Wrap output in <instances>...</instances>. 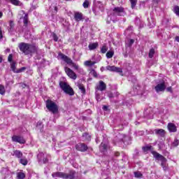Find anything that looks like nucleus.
Returning a JSON list of instances; mask_svg holds the SVG:
<instances>
[{"mask_svg": "<svg viewBox=\"0 0 179 179\" xmlns=\"http://www.w3.org/2000/svg\"><path fill=\"white\" fill-rule=\"evenodd\" d=\"M153 55H155V49L154 48H151L150 50L149 54H148V57L149 58H153Z\"/></svg>", "mask_w": 179, "mask_h": 179, "instance_id": "32", "label": "nucleus"}, {"mask_svg": "<svg viewBox=\"0 0 179 179\" xmlns=\"http://www.w3.org/2000/svg\"><path fill=\"white\" fill-rule=\"evenodd\" d=\"M9 1L13 5H15V6H20V5H22V3H20V1L19 0H9Z\"/></svg>", "mask_w": 179, "mask_h": 179, "instance_id": "25", "label": "nucleus"}, {"mask_svg": "<svg viewBox=\"0 0 179 179\" xmlns=\"http://www.w3.org/2000/svg\"><path fill=\"white\" fill-rule=\"evenodd\" d=\"M96 90H100L101 92H103V90H106L107 89V85L104 82L99 81V84L96 87Z\"/></svg>", "mask_w": 179, "mask_h": 179, "instance_id": "13", "label": "nucleus"}, {"mask_svg": "<svg viewBox=\"0 0 179 179\" xmlns=\"http://www.w3.org/2000/svg\"><path fill=\"white\" fill-rule=\"evenodd\" d=\"M76 150H78L79 152H86L88 148L87 145L83 143H80L76 145Z\"/></svg>", "mask_w": 179, "mask_h": 179, "instance_id": "10", "label": "nucleus"}, {"mask_svg": "<svg viewBox=\"0 0 179 179\" xmlns=\"http://www.w3.org/2000/svg\"><path fill=\"white\" fill-rule=\"evenodd\" d=\"M8 31L9 33H13L15 31V23L12 20L9 22Z\"/></svg>", "mask_w": 179, "mask_h": 179, "instance_id": "19", "label": "nucleus"}, {"mask_svg": "<svg viewBox=\"0 0 179 179\" xmlns=\"http://www.w3.org/2000/svg\"><path fill=\"white\" fill-rule=\"evenodd\" d=\"M175 40H176V41H177L178 43H179V36H176V37H175Z\"/></svg>", "mask_w": 179, "mask_h": 179, "instance_id": "46", "label": "nucleus"}, {"mask_svg": "<svg viewBox=\"0 0 179 179\" xmlns=\"http://www.w3.org/2000/svg\"><path fill=\"white\" fill-rule=\"evenodd\" d=\"M10 68H11L13 72H14L15 73H16V72H17V70H16V62H12L10 64Z\"/></svg>", "mask_w": 179, "mask_h": 179, "instance_id": "26", "label": "nucleus"}, {"mask_svg": "<svg viewBox=\"0 0 179 179\" xmlns=\"http://www.w3.org/2000/svg\"><path fill=\"white\" fill-rule=\"evenodd\" d=\"M131 3V6L132 9H135V6H136V3H138V0H129Z\"/></svg>", "mask_w": 179, "mask_h": 179, "instance_id": "28", "label": "nucleus"}, {"mask_svg": "<svg viewBox=\"0 0 179 179\" xmlns=\"http://www.w3.org/2000/svg\"><path fill=\"white\" fill-rule=\"evenodd\" d=\"M3 13H2V12H0V19H1V17H2V16H3Z\"/></svg>", "mask_w": 179, "mask_h": 179, "instance_id": "50", "label": "nucleus"}, {"mask_svg": "<svg viewBox=\"0 0 179 179\" xmlns=\"http://www.w3.org/2000/svg\"><path fill=\"white\" fill-rule=\"evenodd\" d=\"M107 108H108V107L106 106H104L103 108V110H107Z\"/></svg>", "mask_w": 179, "mask_h": 179, "instance_id": "51", "label": "nucleus"}, {"mask_svg": "<svg viewBox=\"0 0 179 179\" xmlns=\"http://www.w3.org/2000/svg\"><path fill=\"white\" fill-rule=\"evenodd\" d=\"M113 16H125V8H124L122 6L115 7L113 9Z\"/></svg>", "mask_w": 179, "mask_h": 179, "instance_id": "7", "label": "nucleus"}, {"mask_svg": "<svg viewBox=\"0 0 179 179\" xmlns=\"http://www.w3.org/2000/svg\"><path fill=\"white\" fill-rule=\"evenodd\" d=\"M156 135L164 138L166 136V131L163 129H157L155 130Z\"/></svg>", "mask_w": 179, "mask_h": 179, "instance_id": "15", "label": "nucleus"}, {"mask_svg": "<svg viewBox=\"0 0 179 179\" xmlns=\"http://www.w3.org/2000/svg\"><path fill=\"white\" fill-rule=\"evenodd\" d=\"M107 50H108V48H107V45H104L101 48V52L102 54H106V52H107Z\"/></svg>", "mask_w": 179, "mask_h": 179, "instance_id": "31", "label": "nucleus"}, {"mask_svg": "<svg viewBox=\"0 0 179 179\" xmlns=\"http://www.w3.org/2000/svg\"><path fill=\"white\" fill-rule=\"evenodd\" d=\"M66 1H71V0H66Z\"/></svg>", "mask_w": 179, "mask_h": 179, "instance_id": "53", "label": "nucleus"}, {"mask_svg": "<svg viewBox=\"0 0 179 179\" xmlns=\"http://www.w3.org/2000/svg\"><path fill=\"white\" fill-rule=\"evenodd\" d=\"M24 71H26V67H22L18 70H17L16 73H20L23 72Z\"/></svg>", "mask_w": 179, "mask_h": 179, "instance_id": "38", "label": "nucleus"}, {"mask_svg": "<svg viewBox=\"0 0 179 179\" xmlns=\"http://www.w3.org/2000/svg\"><path fill=\"white\" fill-rule=\"evenodd\" d=\"M106 69L107 71H110L111 72H117L118 73H122V69L115 66H106Z\"/></svg>", "mask_w": 179, "mask_h": 179, "instance_id": "11", "label": "nucleus"}, {"mask_svg": "<svg viewBox=\"0 0 179 179\" xmlns=\"http://www.w3.org/2000/svg\"><path fill=\"white\" fill-rule=\"evenodd\" d=\"M96 64V62L92 60H87L84 62L85 66H93Z\"/></svg>", "mask_w": 179, "mask_h": 179, "instance_id": "21", "label": "nucleus"}, {"mask_svg": "<svg viewBox=\"0 0 179 179\" xmlns=\"http://www.w3.org/2000/svg\"><path fill=\"white\" fill-rule=\"evenodd\" d=\"M113 57H114V51L111 50V51H108L106 53V57L110 59V58H113Z\"/></svg>", "mask_w": 179, "mask_h": 179, "instance_id": "29", "label": "nucleus"}, {"mask_svg": "<svg viewBox=\"0 0 179 179\" xmlns=\"http://www.w3.org/2000/svg\"><path fill=\"white\" fill-rule=\"evenodd\" d=\"M173 12H174V13H176V15L177 16H179V6H176L174 7Z\"/></svg>", "mask_w": 179, "mask_h": 179, "instance_id": "34", "label": "nucleus"}, {"mask_svg": "<svg viewBox=\"0 0 179 179\" xmlns=\"http://www.w3.org/2000/svg\"><path fill=\"white\" fill-rule=\"evenodd\" d=\"M178 144H179L178 139H175L173 143V146H175V147L178 146Z\"/></svg>", "mask_w": 179, "mask_h": 179, "instance_id": "41", "label": "nucleus"}, {"mask_svg": "<svg viewBox=\"0 0 179 179\" xmlns=\"http://www.w3.org/2000/svg\"><path fill=\"white\" fill-rule=\"evenodd\" d=\"M167 128L169 132H176L177 131V126H176L174 123H169Z\"/></svg>", "mask_w": 179, "mask_h": 179, "instance_id": "16", "label": "nucleus"}, {"mask_svg": "<svg viewBox=\"0 0 179 179\" xmlns=\"http://www.w3.org/2000/svg\"><path fill=\"white\" fill-rule=\"evenodd\" d=\"M155 89L157 93H159V92H164V90H166V84L164 83L158 84L155 87Z\"/></svg>", "mask_w": 179, "mask_h": 179, "instance_id": "12", "label": "nucleus"}, {"mask_svg": "<svg viewBox=\"0 0 179 179\" xmlns=\"http://www.w3.org/2000/svg\"><path fill=\"white\" fill-rule=\"evenodd\" d=\"M134 176L136 178H141V177H142V173L141 172H134Z\"/></svg>", "mask_w": 179, "mask_h": 179, "instance_id": "35", "label": "nucleus"}, {"mask_svg": "<svg viewBox=\"0 0 179 179\" xmlns=\"http://www.w3.org/2000/svg\"><path fill=\"white\" fill-rule=\"evenodd\" d=\"M107 149H108V145L104 143H101L99 146V150L101 152H107Z\"/></svg>", "mask_w": 179, "mask_h": 179, "instance_id": "20", "label": "nucleus"}, {"mask_svg": "<svg viewBox=\"0 0 179 179\" xmlns=\"http://www.w3.org/2000/svg\"><path fill=\"white\" fill-rule=\"evenodd\" d=\"M135 43V40L134 39H129V43H128V47H132V45Z\"/></svg>", "mask_w": 179, "mask_h": 179, "instance_id": "36", "label": "nucleus"}, {"mask_svg": "<svg viewBox=\"0 0 179 179\" xmlns=\"http://www.w3.org/2000/svg\"><path fill=\"white\" fill-rule=\"evenodd\" d=\"M54 41H58V37H57V36H54Z\"/></svg>", "mask_w": 179, "mask_h": 179, "instance_id": "48", "label": "nucleus"}, {"mask_svg": "<svg viewBox=\"0 0 179 179\" xmlns=\"http://www.w3.org/2000/svg\"><path fill=\"white\" fill-rule=\"evenodd\" d=\"M115 156L116 157H118V156H120V152H115Z\"/></svg>", "mask_w": 179, "mask_h": 179, "instance_id": "45", "label": "nucleus"}, {"mask_svg": "<svg viewBox=\"0 0 179 179\" xmlns=\"http://www.w3.org/2000/svg\"><path fill=\"white\" fill-rule=\"evenodd\" d=\"M13 142H17L18 143L24 144L26 143V140L20 136L14 135L12 136Z\"/></svg>", "mask_w": 179, "mask_h": 179, "instance_id": "9", "label": "nucleus"}, {"mask_svg": "<svg viewBox=\"0 0 179 179\" xmlns=\"http://www.w3.org/2000/svg\"><path fill=\"white\" fill-rule=\"evenodd\" d=\"M74 19L76 22H80V20H83V14L79 12L74 13Z\"/></svg>", "mask_w": 179, "mask_h": 179, "instance_id": "14", "label": "nucleus"}, {"mask_svg": "<svg viewBox=\"0 0 179 179\" xmlns=\"http://www.w3.org/2000/svg\"><path fill=\"white\" fill-rule=\"evenodd\" d=\"M166 90H167V92H173L171 87H167V88H166Z\"/></svg>", "mask_w": 179, "mask_h": 179, "instance_id": "44", "label": "nucleus"}, {"mask_svg": "<svg viewBox=\"0 0 179 179\" xmlns=\"http://www.w3.org/2000/svg\"><path fill=\"white\" fill-rule=\"evenodd\" d=\"M20 51L23 52L25 55H29V54H37L38 52V46L34 44H29L27 43H20L18 45Z\"/></svg>", "mask_w": 179, "mask_h": 179, "instance_id": "1", "label": "nucleus"}, {"mask_svg": "<svg viewBox=\"0 0 179 179\" xmlns=\"http://www.w3.org/2000/svg\"><path fill=\"white\" fill-rule=\"evenodd\" d=\"M6 90H5V87L2 85H0V94H5Z\"/></svg>", "mask_w": 179, "mask_h": 179, "instance_id": "33", "label": "nucleus"}, {"mask_svg": "<svg viewBox=\"0 0 179 179\" xmlns=\"http://www.w3.org/2000/svg\"><path fill=\"white\" fill-rule=\"evenodd\" d=\"M88 48L90 51H93L94 50H96V48H99V43H91L88 45Z\"/></svg>", "mask_w": 179, "mask_h": 179, "instance_id": "18", "label": "nucleus"}, {"mask_svg": "<svg viewBox=\"0 0 179 179\" xmlns=\"http://www.w3.org/2000/svg\"><path fill=\"white\" fill-rule=\"evenodd\" d=\"M59 86L66 94H69V96H73L75 94L73 89H72V87H71V86H69L66 83L60 82Z\"/></svg>", "mask_w": 179, "mask_h": 179, "instance_id": "6", "label": "nucleus"}, {"mask_svg": "<svg viewBox=\"0 0 179 179\" xmlns=\"http://www.w3.org/2000/svg\"><path fill=\"white\" fill-rule=\"evenodd\" d=\"M58 57L60 58V59H62L63 61H64V62H66L68 65H70V66H72V68H74L76 71H79V65L73 62V61H72L71 58L65 55L64 53L59 52Z\"/></svg>", "mask_w": 179, "mask_h": 179, "instance_id": "3", "label": "nucleus"}, {"mask_svg": "<svg viewBox=\"0 0 179 179\" xmlns=\"http://www.w3.org/2000/svg\"><path fill=\"white\" fill-rule=\"evenodd\" d=\"M20 163L23 166H27V163H29V161H27V159L24 157L20 159Z\"/></svg>", "mask_w": 179, "mask_h": 179, "instance_id": "24", "label": "nucleus"}, {"mask_svg": "<svg viewBox=\"0 0 179 179\" xmlns=\"http://www.w3.org/2000/svg\"><path fill=\"white\" fill-rule=\"evenodd\" d=\"M13 59V55L10 54L8 55V62H12V60Z\"/></svg>", "mask_w": 179, "mask_h": 179, "instance_id": "40", "label": "nucleus"}, {"mask_svg": "<svg viewBox=\"0 0 179 179\" xmlns=\"http://www.w3.org/2000/svg\"><path fill=\"white\" fill-rule=\"evenodd\" d=\"M46 108L50 113H52V114H58L59 113V108L58 107V105L51 99H48L46 101Z\"/></svg>", "mask_w": 179, "mask_h": 179, "instance_id": "5", "label": "nucleus"}, {"mask_svg": "<svg viewBox=\"0 0 179 179\" xmlns=\"http://www.w3.org/2000/svg\"><path fill=\"white\" fill-rule=\"evenodd\" d=\"M48 159L45 158L43 159V163H48Z\"/></svg>", "mask_w": 179, "mask_h": 179, "instance_id": "47", "label": "nucleus"}, {"mask_svg": "<svg viewBox=\"0 0 179 179\" xmlns=\"http://www.w3.org/2000/svg\"><path fill=\"white\" fill-rule=\"evenodd\" d=\"M89 5H90V1H89V0H85L83 3V6L85 9H87V8H89Z\"/></svg>", "mask_w": 179, "mask_h": 179, "instance_id": "30", "label": "nucleus"}, {"mask_svg": "<svg viewBox=\"0 0 179 179\" xmlns=\"http://www.w3.org/2000/svg\"><path fill=\"white\" fill-rule=\"evenodd\" d=\"M65 72L68 76L71 78V79H73V80H76V78H78V76H76V73L72 71L69 67H65L64 68Z\"/></svg>", "mask_w": 179, "mask_h": 179, "instance_id": "8", "label": "nucleus"}, {"mask_svg": "<svg viewBox=\"0 0 179 179\" xmlns=\"http://www.w3.org/2000/svg\"><path fill=\"white\" fill-rule=\"evenodd\" d=\"M143 152L146 153V152H149V150H152V145H147L142 148Z\"/></svg>", "mask_w": 179, "mask_h": 179, "instance_id": "27", "label": "nucleus"}, {"mask_svg": "<svg viewBox=\"0 0 179 179\" xmlns=\"http://www.w3.org/2000/svg\"><path fill=\"white\" fill-rule=\"evenodd\" d=\"M83 136L84 138H87V141H89V140L90 139V136H89V134H88L87 133H84V134H83Z\"/></svg>", "mask_w": 179, "mask_h": 179, "instance_id": "42", "label": "nucleus"}, {"mask_svg": "<svg viewBox=\"0 0 179 179\" xmlns=\"http://www.w3.org/2000/svg\"><path fill=\"white\" fill-rule=\"evenodd\" d=\"M17 179H24L26 178V174L23 172L17 173Z\"/></svg>", "mask_w": 179, "mask_h": 179, "instance_id": "23", "label": "nucleus"}, {"mask_svg": "<svg viewBox=\"0 0 179 179\" xmlns=\"http://www.w3.org/2000/svg\"><path fill=\"white\" fill-rule=\"evenodd\" d=\"M90 73H91V75L92 76H94V78H97V72H96V71H94V70H92L91 71H90Z\"/></svg>", "mask_w": 179, "mask_h": 179, "instance_id": "37", "label": "nucleus"}, {"mask_svg": "<svg viewBox=\"0 0 179 179\" xmlns=\"http://www.w3.org/2000/svg\"><path fill=\"white\" fill-rule=\"evenodd\" d=\"M23 23L25 27H27V23H29V20H27V17H24Z\"/></svg>", "mask_w": 179, "mask_h": 179, "instance_id": "39", "label": "nucleus"}, {"mask_svg": "<svg viewBox=\"0 0 179 179\" xmlns=\"http://www.w3.org/2000/svg\"><path fill=\"white\" fill-rule=\"evenodd\" d=\"M76 171L71 170L69 173L64 172H55L52 174V177H59L64 179H75Z\"/></svg>", "mask_w": 179, "mask_h": 179, "instance_id": "2", "label": "nucleus"}, {"mask_svg": "<svg viewBox=\"0 0 179 179\" xmlns=\"http://www.w3.org/2000/svg\"><path fill=\"white\" fill-rule=\"evenodd\" d=\"M13 156H15L17 159H21V157H23V152L19 150H15L13 151Z\"/></svg>", "mask_w": 179, "mask_h": 179, "instance_id": "17", "label": "nucleus"}, {"mask_svg": "<svg viewBox=\"0 0 179 179\" xmlns=\"http://www.w3.org/2000/svg\"><path fill=\"white\" fill-rule=\"evenodd\" d=\"M0 62H2V57L0 56Z\"/></svg>", "mask_w": 179, "mask_h": 179, "instance_id": "52", "label": "nucleus"}, {"mask_svg": "<svg viewBox=\"0 0 179 179\" xmlns=\"http://www.w3.org/2000/svg\"><path fill=\"white\" fill-rule=\"evenodd\" d=\"M93 12H94V15H99V13H97L96 12V9H93Z\"/></svg>", "mask_w": 179, "mask_h": 179, "instance_id": "49", "label": "nucleus"}, {"mask_svg": "<svg viewBox=\"0 0 179 179\" xmlns=\"http://www.w3.org/2000/svg\"><path fill=\"white\" fill-rule=\"evenodd\" d=\"M152 155L154 156L156 160H160L161 166L164 169V170H167V159L164 157V156L159 154V152L156 151H151Z\"/></svg>", "mask_w": 179, "mask_h": 179, "instance_id": "4", "label": "nucleus"}, {"mask_svg": "<svg viewBox=\"0 0 179 179\" xmlns=\"http://www.w3.org/2000/svg\"><path fill=\"white\" fill-rule=\"evenodd\" d=\"M78 87L81 91L83 94H86V88H85V85H83V84L79 83L78 85Z\"/></svg>", "mask_w": 179, "mask_h": 179, "instance_id": "22", "label": "nucleus"}, {"mask_svg": "<svg viewBox=\"0 0 179 179\" xmlns=\"http://www.w3.org/2000/svg\"><path fill=\"white\" fill-rule=\"evenodd\" d=\"M0 38H3V36L2 35V28L0 27Z\"/></svg>", "mask_w": 179, "mask_h": 179, "instance_id": "43", "label": "nucleus"}]
</instances>
